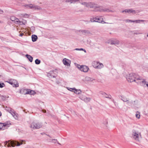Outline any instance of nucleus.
<instances>
[{
    "mask_svg": "<svg viewBox=\"0 0 148 148\" xmlns=\"http://www.w3.org/2000/svg\"><path fill=\"white\" fill-rule=\"evenodd\" d=\"M24 140H20L19 141L16 140L9 141L8 142L5 141V145L7 146L8 147H10L11 146L12 147H14L16 146H19L23 144V142Z\"/></svg>",
    "mask_w": 148,
    "mask_h": 148,
    "instance_id": "obj_1",
    "label": "nucleus"
},
{
    "mask_svg": "<svg viewBox=\"0 0 148 148\" xmlns=\"http://www.w3.org/2000/svg\"><path fill=\"white\" fill-rule=\"evenodd\" d=\"M139 76L134 73H131L127 74L126 76V78L128 82H136L137 79L139 78Z\"/></svg>",
    "mask_w": 148,
    "mask_h": 148,
    "instance_id": "obj_2",
    "label": "nucleus"
},
{
    "mask_svg": "<svg viewBox=\"0 0 148 148\" xmlns=\"http://www.w3.org/2000/svg\"><path fill=\"white\" fill-rule=\"evenodd\" d=\"M42 127V124L37 121H34L30 124V127L33 129H38L41 128Z\"/></svg>",
    "mask_w": 148,
    "mask_h": 148,
    "instance_id": "obj_3",
    "label": "nucleus"
},
{
    "mask_svg": "<svg viewBox=\"0 0 148 148\" xmlns=\"http://www.w3.org/2000/svg\"><path fill=\"white\" fill-rule=\"evenodd\" d=\"M137 84L144 87H146V85L148 82L145 81V80L141 77L139 76V78L136 80Z\"/></svg>",
    "mask_w": 148,
    "mask_h": 148,
    "instance_id": "obj_4",
    "label": "nucleus"
},
{
    "mask_svg": "<svg viewBox=\"0 0 148 148\" xmlns=\"http://www.w3.org/2000/svg\"><path fill=\"white\" fill-rule=\"evenodd\" d=\"M96 7L94 8V11L95 12H112V11L110 10L107 8L103 9L101 6H99L97 4L96 5Z\"/></svg>",
    "mask_w": 148,
    "mask_h": 148,
    "instance_id": "obj_5",
    "label": "nucleus"
},
{
    "mask_svg": "<svg viewBox=\"0 0 148 148\" xmlns=\"http://www.w3.org/2000/svg\"><path fill=\"white\" fill-rule=\"evenodd\" d=\"M25 6L27 8L32 9L33 10H40L42 9V8L39 6L32 4L26 5H25Z\"/></svg>",
    "mask_w": 148,
    "mask_h": 148,
    "instance_id": "obj_6",
    "label": "nucleus"
},
{
    "mask_svg": "<svg viewBox=\"0 0 148 148\" xmlns=\"http://www.w3.org/2000/svg\"><path fill=\"white\" fill-rule=\"evenodd\" d=\"M92 65L95 68L100 69L103 66V64L99 62L94 61L92 63Z\"/></svg>",
    "mask_w": 148,
    "mask_h": 148,
    "instance_id": "obj_7",
    "label": "nucleus"
},
{
    "mask_svg": "<svg viewBox=\"0 0 148 148\" xmlns=\"http://www.w3.org/2000/svg\"><path fill=\"white\" fill-rule=\"evenodd\" d=\"M77 66L80 71L84 72H88L89 69L88 67L85 65L81 66L78 64H77Z\"/></svg>",
    "mask_w": 148,
    "mask_h": 148,
    "instance_id": "obj_8",
    "label": "nucleus"
},
{
    "mask_svg": "<svg viewBox=\"0 0 148 148\" xmlns=\"http://www.w3.org/2000/svg\"><path fill=\"white\" fill-rule=\"evenodd\" d=\"M7 82L12 85L14 87H17L18 86V83L17 81L15 79H10L8 80Z\"/></svg>",
    "mask_w": 148,
    "mask_h": 148,
    "instance_id": "obj_9",
    "label": "nucleus"
},
{
    "mask_svg": "<svg viewBox=\"0 0 148 148\" xmlns=\"http://www.w3.org/2000/svg\"><path fill=\"white\" fill-rule=\"evenodd\" d=\"M32 92H34V91L26 89H21L20 91V93L22 94H32Z\"/></svg>",
    "mask_w": 148,
    "mask_h": 148,
    "instance_id": "obj_10",
    "label": "nucleus"
},
{
    "mask_svg": "<svg viewBox=\"0 0 148 148\" xmlns=\"http://www.w3.org/2000/svg\"><path fill=\"white\" fill-rule=\"evenodd\" d=\"M10 123H0V130H3L9 127Z\"/></svg>",
    "mask_w": 148,
    "mask_h": 148,
    "instance_id": "obj_11",
    "label": "nucleus"
},
{
    "mask_svg": "<svg viewBox=\"0 0 148 148\" xmlns=\"http://www.w3.org/2000/svg\"><path fill=\"white\" fill-rule=\"evenodd\" d=\"M132 136L136 140L138 139L139 136L140 135V133L134 130L132 131Z\"/></svg>",
    "mask_w": 148,
    "mask_h": 148,
    "instance_id": "obj_12",
    "label": "nucleus"
},
{
    "mask_svg": "<svg viewBox=\"0 0 148 148\" xmlns=\"http://www.w3.org/2000/svg\"><path fill=\"white\" fill-rule=\"evenodd\" d=\"M120 97L121 99L124 102H127L128 105H130L132 103V101H129L128 98H127L126 97L123 95L121 96Z\"/></svg>",
    "mask_w": 148,
    "mask_h": 148,
    "instance_id": "obj_13",
    "label": "nucleus"
},
{
    "mask_svg": "<svg viewBox=\"0 0 148 148\" xmlns=\"http://www.w3.org/2000/svg\"><path fill=\"white\" fill-rule=\"evenodd\" d=\"M63 62L64 65L67 66H70L71 63V61L66 58L63 59Z\"/></svg>",
    "mask_w": 148,
    "mask_h": 148,
    "instance_id": "obj_14",
    "label": "nucleus"
},
{
    "mask_svg": "<svg viewBox=\"0 0 148 148\" xmlns=\"http://www.w3.org/2000/svg\"><path fill=\"white\" fill-rule=\"evenodd\" d=\"M119 41L116 39H113L111 40L110 42V43L111 45H117L119 44Z\"/></svg>",
    "mask_w": 148,
    "mask_h": 148,
    "instance_id": "obj_15",
    "label": "nucleus"
},
{
    "mask_svg": "<svg viewBox=\"0 0 148 148\" xmlns=\"http://www.w3.org/2000/svg\"><path fill=\"white\" fill-rule=\"evenodd\" d=\"M10 113L12 115V116L15 119L17 120L18 119V115L17 113H16L13 110Z\"/></svg>",
    "mask_w": 148,
    "mask_h": 148,
    "instance_id": "obj_16",
    "label": "nucleus"
},
{
    "mask_svg": "<svg viewBox=\"0 0 148 148\" xmlns=\"http://www.w3.org/2000/svg\"><path fill=\"white\" fill-rule=\"evenodd\" d=\"M97 4H95L92 2H88L87 7H90L91 8H94L96 7Z\"/></svg>",
    "mask_w": 148,
    "mask_h": 148,
    "instance_id": "obj_17",
    "label": "nucleus"
},
{
    "mask_svg": "<svg viewBox=\"0 0 148 148\" xmlns=\"http://www.w3.org/2000/svg\"><path fill=\"white\" fill-rule=\"evenodd\" d=\"M97 22L101 23L103 24L105 23H106L103 21V18L101 17H98L97 18Z\"/></svg>",
    "mask_w": 148,
    "mask_h": 148,
    "instance_id": "obj_18",
    "label": "nucleus"
},
{
    "mask_svg": "<svg viewBox=\"0 0 148 148\" xmlns=\"http://www.w3.org/2000/svg\"><path fill=\"white\" fill-rule=\"evenodd\" d=\"M5 109L7 112H8L9 113H10L13 110V109L11 108L10 107H9L8 106H6L5 107H4Z\"/></svg>",
    "mask_w": 148,
    "mask_h": 148,
    "instance_id": "obj_19",
    "label": "nucleus"
},
{
    "mask_svg": "<svg viewBox=\"0 0 148 148\" xmlns=\"http://www.w3.org/2000/svg\"><path fill=\"white\" fill-rule=\"evenodd\" d=\"M32 41L33 42H34L37 39L38 37L36 35H33L32 36Z\"/></svg>",
    "mask_w": 148,
    "mask_h": 148,
    "instance_id": "obj_20",
    "label": "nucleus"
},
{
    "mask_svg": "<svg viewBox=\"0 0 148 148\" xmlns=\"http://www.w3.org/2000/svg\"><path fill=\"white\" fill-rule=\"evenodd\" d=\"M85 80L87 81L92 82L95 80V79L88 77H85Z\"/></svg>",
    "mask_w": 148,
    "mask_h": 148,
    "instance_id": "obj_21",
    "label": "nucleus"
},
{
    "mask_svg": "<svg viewBox=\"0 0 148 148\" xmlns=\"http://www.w3.org/2000/svg\"><path fill=\"white\" fill-rule=\"evenodd\" d=\"M53 72L50 71V73H48L47 74V76L50 78H53L56 77V76L53 75H52Z\"/></svg>",
    "mask_w": 148,
    "mask_h": 148,
    "instance_id": "obj_22",
    "label": "nucleus"
},
{
    "mask_svg": "<svg viewBox=\"0 0 148 148\" xmlns=\"http://www.w3.org/2000/svg\"><path fill=\"white\" fill-rule=\"evenodd\" d=\"M79 0H66V1L67 2L70 3H75Z\"/></svg>",
    "mask_w": 148,
    "mask_h": 148,
    "instance_id": "obj_23",
    "label": "nucleus"
},
{
    "mask_svg": "<svg viewBox=\"0 0 148 148\" xmlns=\"http://www.w3.org/2000/svg\"><path fill=\"white\" fill-rule=\"evenodd\" d=\"M26 56L27 57V58L29 59V60L30 62H32L33 60V57L31 56L30 55H29L28 54H26Z\"/></svg>",
    "mask_w": 148,
    "mask_h": 148,
    "instance_id": "obj_24",
    "label": "nucleus"
},
{
    "mask_svg": "<svg viewBox=\"0 0 148 148\" xmlns=\"http://www.w3.org/2000/svg\"><path fill=\"white\" fill-rule=\"evenodd\" d=\"M98 16L96 17L95 18H91L90 19V21L91 22H97V18H98Z\"/></svg>",
    "mask_w": 148,
    "mask_h": 148,
    "instance_id": "obj_25",
    "label": "nucleus"
},
{
    "mask_svg": "<svg viewBox=\"0 0 148 148\" xmlns=\"http://www.w3.org/2000/svg\"><path fill=\"white\" fill-rule=\"evenodd\" d=\"M100 93L104 97L107 98H109V97H108L107 96L108 95L105 92H104L103 91H100Z\"/></svg>",
    "mask_w": 148,
    "mask_h": 148,
    "instance_id": "obj_26",
    "label": "nucleus"
},
{
    "mask_svg": "<svg viewBox=\"0 0 148 148\" xmlns=\"http://www.w3.org/2000/svg\"><path fill=\"white\" fill-rule=\"evenodd\" d=\"M127 13H132V14H135L136 12L135 11L132 10V9H127Z\"/></svg>",
    "mask_w": 148,
    "mask_h": 148,
    "instance_id": "obj_27",
    "label": "nucleus"
},
{
    "mask_svg": "<svg viewBox=\"0 0 148 148\" xmlns=\"http://www.w3.org/2000/svg\"><path fill=\"white\" fill-rule=\"evenodd\" d=\"M74 92L75 93L77 94H80L81 93V91L80 90H78L75 89V90H74Z\"/></svg>",
    "mask_w": 148,
    "mask_h": 148,
    "instance_id": "obj_28",
    "label": "nucleus"
},
{
    "mask_svg": "<svg viewBox=\"0 0 148 148\" xmlns=\"http://www.w3.org/2000/svg\"><path fill=\"white\" fill-rule=\"evenodd\" d=\"M144 20H136L135 21H133V22H135L136 23H140L141 22H144Z\"/></svg>",
    "mask_w": 148,
    "mask_h": 148,
    "instance_id": "obj_29",
    "label": "nucleus"
},
{
    "mask_svg": "<svg viewBox=\"0 0 148 148\" xmlns=\"http://www.w3.org/2000/svg\"><path fill=\"white\" fill-rule=\"evenodd\" d=\"M90 98L88 97H86L84 99V101L86 102H88L90 100Z\"/></svg>",
    "mask_w": 148,
    "mask_h": 148,
    "instance_id": "obj_30",
    "label": "nucleus"
},
{
    "mask_svg": "<svg viewBox=\"0 0 148 148\" xmlns=\"http://www.w3.org/2000/svg\"><path fill=\"white\" fill-rule=\"evenodd\" d=\"M136 116L138 119H139L140 118V113L138 112H136Z\"/></svg>",
    "mask_w": 148,
    "mask_h": 148,
    "instance_id": "obj_31",
    "label": "nucleus"
},
{
    "mask_svg": "<svg viewBox=\"0 0 148 148\" xmlns=\"http://www.w3.org/2000/svg\"><path fill=\"white\" fill-rule=\"evenodd\" d=\"M35 63L36 64H39L40 63V61L38 59H36L35 60Z\"/></svg>",
    "mask_w": 148,
    "mask_h": 148,
    "instance_id": "obj_32",
    "label": "nucleus"
},
{
    "mask_svg": "<svg viewBox=\"0 0 148 148\" xmlns=\"http://www.w3.org/2000/svg\"><path fill=\"white\" fill-rule=\"evenodd\" d=\"M14 21L16 24H18V23H19L20 22L19 20L16 17H15Z\"/></svg>",
    "mask_w": 148,
    "mask_h": 148,
    "instance_id": "obj_33",
    "label": "nucleus"
},
{
    "mask_svg": "<svg viewBox=\"0 0 148 148\" xmlns=\"http://www.w3.org/2000/svg\"><path fill=\"white\" fill-rule=\"evenodd\" d=\"M79 32H82V33H87L88 32V31H87L86 30H80L79 31Z\"/></svg>",
    "mask_w": 148,
    "mask_h": 148,
    "instance_id": "obj_34",
    "label": "nucleus"
},
{
    "mask_svg": "<svg viewBox=\"0 0 148 148\" xmlns=\"http://www.w3.org/2000/svg\"><path fill=\"white\" fill-rule=\"evenodd\" d=\"M67 89L71 91L74 92V90H75V88H67Z\"/></svg>",
    "mask_w": 148,
    "mask_h": 148,
    "instance_id": "obj_35",
    "label": "nucleus"
},
{
    "mask_svg": "<svg viewBox=\"0 0 148 148\" xmlns=\"http://www.w3.org/2000/svg\"><path fill=\"white\" fill-rule=\"evenodd\" d=\"M81 4L83 5H85L86 7L88 6V3L85 2H83L81 3Z\"/></svg>",
    "mask_w": 148,
    "mask_h": 148,
    "instance_id": "obj_36",
    "label": "nucleus"
},
{
    "mask_svg": "<svg viewBox=\"0 0 148 148\" xmlns=\"http://www.w3.org/2000/svg\"><path fill=\"white\" fill-rule=\"evenodd\" d=\"M125 21L126 23H129L130 22H133V21L131 20L126 19L125 20Z\"/></svg>",
    "mask_w": 148,
    "mask_h": 148,
    "instance_id": "obj_37",
    "label": "nucleus"
},
{
    "mask_svg": "<svg viewBox=\"0 0 148 148\" xmlns=\"http://www.w3.org/2000/svg\"><path fill=\"white\" fill-rule=\"evenodd\" d=\"M5 86V85L3 83H0V88H2Z\"/></svg>",
    "mask_w": 148,
    "mask_h": 148,
    "instance_id": "obj_38",
    "label": "nucleus"
},
{
    "mask_svg": "<svg viewBox=\"0 0 148 148\" xmlns=\"http://www.w3.org/2000/svg\"><path fill=\"white\" fill-rule=\"evenodd\" d=\"M51 140L52 141V142L54 143H56L57 142H58L57 140L56 139H52Z\"/></svg>",
    "mask_w": 148,
    "mask_h": 148,
    "instance_id": "obj_39",
    "label": "nucleus"
},
{
    "mask_svg": "<svg viewBox=\"0 0 148 148\" xmlns=\"http://www.w3.org/2000/svg\"><path fill=\"white\" fill-rule=\"evenodd\" d=\"M15 18V17L12 16V17H10V19L12 21H14Z\"/></svg>",
    "mask_w": 148,
    "mask_h": 148,
    "instance_id": "obj_40",
    "label": "nucleus"
},
{
    "mask_svg": "<svg viewBox=\"0 0 148 148\" xmlns=\"http://www.w3.org/2000/svg\"><path fill=\"white\" fill-rule=\"evenodd\" d=\"M127 9H125L124 10H123L121 12L122 13H123L124 12H125V13H127Z\"/></svg>",
    "mask_w": 148,
    "mask_h": 148,
    "instance_id": "obj_41",
    "label": "nucleus"
},
{
    "mask_svg": "<svg viewBox=\"0 0 148 148\" xmlns=\"http://www.w3.org/2000/svg\"><path fill=\"white\" fill-rule=\"evenodd\" d=\"M19 23H20L19 24V25H25V23H24L23 22H22V21H20Z\"/></svg>",
    "mask_w": 148,
    "mask_h": 148,
    "instance_id": "obj_42",
    "label": "nucleus"
},
{
    "mask_svg": "<svg viewBox=\"0 0 148 148\" xmlns=\"http://www.w3.org/2000/svg\"><path fill=\"white\" fill-rule=\"evenodd\" d=\"M1 99H3V100H5V97H4L3 96H1Z\"/></svg>",
    "mask_w": 148,
    "mask_h": 148,
    "instance_id": "obj_43",
    "label": "nucleus"
},
{
    "mask_svg": "<svg viewBox=\"0 0 148 148\" xmlns=\"http://www.w3.org/2000/svg\"><path fill=\"white\" fill-rule=\"evenodd\" d=\"M3 11L0 9V14H2L3 13Z\"/></svg>",
    "mask_w": 148,
    "mask_h": 148,
    "instance_id": "obj_44",
    "label": "nucleus"
},
{
    "mask_svg": "<svg viewBox=\"0 0 148 148\" xmlns=\"http://www.w3.org/2000/svg\"><path fill=\"white\" fill-rule=\"evenodd\" d=\"M79 50H82V51H84L85 52H86V51L85 49H82V48H81Z\"/></svg>",
    "mask_w": 148,
    "mask_h": 148,
    "instance_id": "obj_45",
    "label": "nucleus"
},
{
    "mask_svg": "<svg viewBox=\"0 0 148 148\" xmlns=\"http://www.w3.org/2000/svg\"><path fill=\"white\" fill-rule=\"evenodd\" d=\"M52 139H47V140L49 142H51L52 141L51 140Z\"/></svg>",
    "mask_w": 148,
    "mask_h": 148,
    "instance_id": "obj_46",
    "label": "nucleus"
},
{
    "mask_svg": "<svg viewBox=\"0 0 148 148\" xmlns=\"http://www.w3.org/2000/svg\"><path fill=\"white\" fill-rule=\"evenodd\" d=\"M42 111L44 113H46V111L45 110H42Z\"/></svg>",
    "mask_w": 148,
    "mask_h": 148,
    "instance_id": "obj_47",
    "label": "nucleus"
},
{
    "mask_svg": "<svg viewBox=\"0 0 148 148\" xmlns=\"http://www.w3.org/2000/svg\"><path fill=\"white\" fill-rule=\"evenodd\" d=\"M23 35V33L19 34V36H22Z\"/></svg>",
    "mask_w": 148,
    "mask_h": 148,
    "instance_id": "obj_48",
    "label": "nucleus"
},
{
    "mask_svg": "<svg viewBox=\"0 0 148 148\" xmlns=\"http://www.w3.org/2000/svg\"><path fill=\"white\" fill-rule=\"evenodd\" d=\"M79 49H78V48H76L75 49V50H79Z\"/></svg>",
    "mask_w": 148,
    "mask_h": 148,
    "instance_id": "obj_49",
    "label": "nucleus"
},
{
    "mask_svg": "<svg viewBox=\"0 0 148 148\" xmlns=\"http://www.w3.org/2000/svg\"><path fill=\"white\" fill-rule=\"evenodd\" d=\"M134 34H141V33H134Z\"/></svg>",
    "mask_w": 148,
    "mask_h": 148,
    "instance_id": "obj_50",
    "label": "nucleus"
},
{
    "mask_svg": "<svg viewBox=\"0 0 148 148\" xmlns=\"http://www.w3.org/2000/svg\"><path fill=\"white\" fill-rule=\"evenodd\" d=\"M147 37H148V33L147 34Z\"/></svg>",
    "mask_w": 148,
    "mask_h": 148,
    "instance_id": "obj_51",
    "label": "nucleus"
},
{
    "mask_svg": "<svg viewBox=\"0 0 148 148\" xmlns=\"http://www.w3.org/2000/svg\"><path fill=\"white\" fill-rule=\"evenodd\" d=\"M58 144H60L59 143H58Z\"/></svg>",
    "mask_w": 148,
    "mask_h": 148,
    "instance_id": "obj_52",
    "label": "nucleus"
},
{
    "mask_svg": "<svg viewBox=\"0 0 148 148\" xmlns=\"http://www.w3.org/2000/svg\"><path fill=\"white\" fill-rule=\"evenodd\" d=\"M48 136L50 137L49 136V135H47Z\"/></svg>",
    "mask_w": 148,
    "mask_h": 148,
    "instance_id": "obj_53",
    "label": "nucleus"
},
{
    "mask_svg": "<svg viewBox=\"0 0 148 148\" xmlns=\"http://www.w3.org/2000/svg\"><path fill=\"white\" fill-rule=\"evenodd\" d=\"M1 23V21H0V23Z\"/></svg>",
    "mask_w": 148,
    "mask_h": 148,
    "instance_id": "obj_54",
    "label": "nucleus"
}]
</instances>
